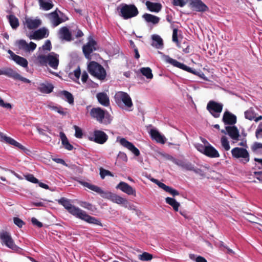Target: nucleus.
<instances>
[{
    "label": "nucleus",
    "instance_id": "69168bd1",
    "mask_svg": "<svg viewBox=\"0 0 262 262\" xmlns=\"http://www.w3.org/2000/svg\"><path fill=\"white\" fill-rule=\"evenodd\" d=\"M167 192L169 193L173 196L178 195L179 194V192L177 190L173 189L172 188H171L170 187H169V188L167 191Z\"/></svg>",
    "mask_w": 262,
    "mask_h": 262
},
{
    "label": "nucleus",
    "instance_id": "423d86ee",
    "mask_svg": "<svg viewBox=\"0 0 262 262\" xmlns=\"http://www.w3.org/2000/svg\"><path fill=\"white\" fill-rule=\"evenodd\" d=\"M91 117L99 123L104 124H110L112 121L110 115L99 107L93 108L90 112Z\"/></svg>",
    "mask_w": 262,
    "mask_h": 262
},
{
    "label": "nucleus",
    "instance_id": "4d7b16f0",
    "mask_svg": "<svg viewBox=\"0 0 262 262\" xmlns=\"http://www.w3.org/2000/svg\"><path fill=\"white\" fill-rule=\"evenodd\" d=\"M194 146L198 151L204 154L205 151L206 145H204L200 143H196L195 144Z\"/></svg>",
    "mask_w": 262,
    "mask_h": 262
},
{
    "label": "nucleus",
    "instance_id": "49530a36",
    "mask_svg": "<svg viewBox=\"0 0 262 262\" xmlns=\"http://www.w3.org/2000/svg\"><path fill=\"white\" fill-rule=\"evenodd\" d=\"M48 107L51 110L54 111L55 112H57L60 114L63 115L64 114V111L62 110V108L60 106H55L50 104L48 105Z\"/></svg>",
    "mask_w": 262,
    "mask_h": 262
},
{
    "label": "nucleus",
    "instance_id": "7ed1b4c3",
    "mask_svg": "<svg viewBox=\"0 0 262 262\" xmlns=\"http://www.w3.org/2000/svg\"><path fill=\"white\" fill-rule=\"evenodd\" d=\"M36 62L38 66H49L56 70L59 64V55L54 52H51L47 55L39 54L36 58Z\"/></svg>",
    "mask_w": 262,
    "mask_h": 262
},
{
    "label": "nucleus",
    "instance_id": "4c0bfd02",
    "mask_svg": "<svg viewBox=\"0 0 262 262\" xmlns=\"http://www.w3.org/2000/svg\"><path fill=\"white\" fill-rule=\"evenodd\" d=\"M251 150L256 155H262V143L254 142L251 147Z\"/></svg>",
    "mask_w": 262,
    "mask_h": 262
},
{
    "label": "nucleus",
    "instance_id": "39448f33",
    "mask_svg": "<svg viewBox=\"0 0 262 262\" xmlns=\"http://www.w3.org/2000/svg\"><path fill=\"white\" fill-rule=\"evenodd\" d=\"M117 10L119 15L124 19L134 17L139 13L137 8L133 4H122L117 8Z\"/></svg>",
    "mask_w": 262,
    "mask_h": 262
},
{
    "label": "nucleus",
    "instance_id": "dca6fc26",
    "mask_svg": "<svg viewBox=\"0 0 262 262\" xmlns=\"http://www.w3.org/2000/svg\"><path fill=\"white\" fill-rule=\"evenodd\" d=\"M159 53L162 55L163 60L168 63H169L173 66L179 68L181 69L184 70L186 71H190V68L184 64L178 61L177 60L171 58L168 55L163 54L162 53L160 52Z\"/></svg>",
    "mask_w": 262,
    "mask_h": 262
},
{
    "label": "nucleus",
    "instance_id": "f8f14e48",
    "mask_svg": "<svg viewBox=\"0 0 262 262\" xmlns=\"http://www.w3.org/2000/svg\"><path fill=\"white\" fill-rule=\"evenodd\" d=\"M97 50V43L93 39L92 37L89 36L88 38V42L86 45H84L82 48L83 52L88 59L91 57V54L94 51Z\"/></svg>",
    "mask_w": 262,
    "mask_h": 262
},
{
    "label": "nucleus",
    "instance_id": "58836bf2",
    "mask_svg": "<svg viewBox=\"0 0 262 262\" xmlns=\"http://www.w3.org/2000/svg\"><path fill=\"white\" fill-rule=\"evenodd\" d=\"M141 73L145 76L147 79H151L153 77L152 71L150 68L148 67L142 68L140 70Z\"/></svg>",
    "mask_w": 262,
    "mask_h": 262
},
{
    "label": "nucleus",
    "instance_id": "cd10ccee",
    "mask_svg": "<svg viewBox=\"0 0 262 262\" xmlns=\"http://www.w3.org/2000/svg\"><path fill=\"white\" fill-rule=\"evenodd\" d=\"M151 45L154 47L161 49L163 47V41L162 38L158 35L154 34L151 36Z\"/></svg>",
    "mask_w": 262,
    "mask_h": 262
},
{
    "label": "nucleus",
    "instance_id": "412c9836",
    "mask_svg": "<svg viewBox=\"0 0 262 262\" xmlns=\"http://www.w3.org/2000/svg\"><path fill=\"white\" fill-rule=\"evenodd\" d=\"M190 5L198 12H205L208 10V7L201 0H191Z\"/></svg>",
    "mask_w": 262,
    "mask_h": 262
},
{
    "label": "nucleus",
    "instance_id": "79ce46f5",
    "mask_svg": "<svg viewBox=\"0 0 262 262\" xmlns=\"http://www.w3.org/2000/svg\"><path fill=\"white\" fill-rule=\"evenodd\" d=\"M80 70L78 67L77 69L75 70L73 73H70L69 76L70 78L72 79L74 81H77L79 79L80 76Z\"/></svg>",
    "mask_w": 262,
    "mask_h": 262
},
{
    "label": "nucleus",
    "instance_id": "338daca9",
    "mask_svg": "<svg viewBox=\"0 0 262 262\" xmlns=\"http://www.w3.org/2000/svg\"><path fill=\"white\" fill-rule=\"evenodd\" d=\"M52 159L57 163L66 165V161L63 159L56 157L52 158Z\"/></svg>",
    "mask_w": 262,
    "mask_h": 262
},
{
    "label": "nucleus",
    "instance_id": "4468645a",
    "mask_svg": "<svg viewBox=\"0 0 262 262\" xmlns=\"http://www.w3.org/2000/svg\"><path fill=\"white\" fill-rule=\"evenodd\" d=\"M0 141H4L7 143L14 146L15 147L21 149L25 154H28V152H30L29 149H28L20 143H18L13 138L6 136L1 132H0Z\"/></svg>",
    "mask_w": 262,
    "mask_h": 262
},
{
    "label": "nucleus",
    "instance_id": "5fc2aeb1",
    "mask_svg": "<svg viewBox=\"0 0 262 262\" xmlns=\"http://www.w3.org/2000/svg\"><path fill=\"white\" fill-rule=\"evenodd\" d=\"M188 2V0H173V4L175 6L183 7Z\"/></svg>",
    "mask_w": 262,
    "mask_h": 262
},
{
    "label": "nucleus",
    "instance_id": "b1692460",
    "mask_svg": "<svg viewBox=\"0 0 262 262\" xmlns=\"http://www.w3.org/2000/svg\"><path fill=\"white\" fill-rule=\"evenodd\" d=\"M223 121L225 124H229L232 125L236 122V117L234 115L226 111L224 114Z\"/></svg>",
    "mask_w": 262,
    "mask_h": 262
},
{
    "label": "nucleus",
    "instance_id": "6ab92c4d",
    "mask_svg": "<svg viewBox=\"0 0 262 262\" xmlns=\"http://www.w3.org/2000/svg\"><path fill=\"white\" fill-rule=\"evenodd\" d=\"M19 48L26 52H33L36 48V44L32 41L28 43L25 40L20 39L18 41Z\"/></svg>",
    "mask_w": 262,
    "mask_h": 262
},
{
    "label": "nucleus",
    "instance_id": "9d476101",
    "mask_svg": "<svg viewBox=\"0 0 262 262\" xmlns=\"http://www.w3.org/2000/svg\"><path fill=\"white\" fill-rule=\"evenodd\" d=\"M4 75L14 80H19L25 83H29L31 81L23 76L19 74L10 68H7L3 70H0V75Z\"/></svg>",
    "mask_w": 262,
    "mask_h": 262
},
{
    "label": "nucleus",
    "instance_id": "e2e57ef3",
    "mask_svg": "<svg viewBox=\"0 0 262 262\" xmlns=\"http://www.w3.org/2000/svg\"><path fill=\"white\" fill-rule=\"evenodd\" d=\"M31 222L33 225L38 228H41L43 226L42 223L38 221L35 217H32L31 219Z\"/></svg>",
    "mask_w": 262,
    "mask_h": 262
},
{
    "label": "nucleus",
    "instance_id": "f03ea898",
    "mask_svg": "<svg viewBox=\"0 0 262 262\" xmlns=\"http://www.w3.org/2000/svg\"><path fill=\"white\" fill-rule=\"evenodd\" d=\"M67 210L76 217L84 221L89 224L101 226H102L99 220L95 217L89 215L85 211L81 210L78 207L72 205L68 200H67Z\"/></svg>",
    "mask_w": 262,
    "mask_h": 262
},
{
    "label": "nucleus",
    "instance_id": "774afa93",
    "mask_svg": "<svg viewBox=\"0 0 262 262\" xmlns=\"http://www.w3.org/2000/svg\"><path fill=\"white\" fill-rule=\"evenodd\" d=\"M255 178L262 183V171L254 172Z\"/></svg>",
    "mask_w": 262,
    "mask_h": 262
},
{
    "label": "nucleus",
    "instance_id": "393cba45",
    "mask_svg": "<svg viewBox=\"0 0 262 262\" xmlns=\"http://www.w3.org/2000/svg\"><path fill=\"white\" fill-rule=\"evenodd\" d=\"M245 117L249 120H254L255 122H258L262 119V116L256 117L255 111L252 107L245 112Z\"/></svg>",
    "mask_w": 262,
    "mask_h": 262
},
{
    "label": "nucleus",
    "instance_id": "473e14b6",
    "mask_svg": "<svg viewBox=\"0 0 262 262\" xmlns=\"http://www.w3.org/2000/svg\"><path fill=\"white\" fill-rule=\"evenodd\" d=\"M7 18L8 19L9 23L13 29H16L19 26L18 19L13 14L7 15Z\"/></svg>",
    "mask_w": 262,
    "mask_h": 262
},
{
    "label": "nucleus",
    "instance_id": "20e7f679",
    "mask_svg": "<svg viewBox=\"0 0 262 262\" xmlns=\"http://www.w3.org/2000/svg\"><path fill=\"white\" fill-rule=\"evenodd\" d=\"M115 100L120 108L127 111L133 110V104L129 95L123 92H118L115 95Z\"/></svg>",
    "mask_w": 262,
    "mask_h": 262
},
{
    "label": "nucleus",
    "instance_id": "a19ab883",
    "mask_svg": "<svg viewBox=\"0 0 262 262\" xmlns=\"http://www.w3.org/2000/svg\"><path fill=\"white\" fill-rule=\"evenodd\" d=\"M153 256L152 254L146 252H144L142 254L138 255L139 259L142 261H149L151 260Z\"/></svg>",
    "mask_w": 262,
    "mask_h": 262
},
{
    "label": "nucleus",
    "instance_id": "0e129e2a",
    "mask_svg": "<svg viewBox=\"0 0 262 262\" xmlns=\"http://www.w3.org/2000/svg\"><path fill=\"white\" fill-rule=\"evenodd\" d=\"M124 207L127 208L129 210H136V206H134L133 204H130L128 200L126 201V203H125L124 205L123 206Z\"/></svg>",
    "mask_w": 262,
    "mask_h": 262
},
{
    "label": "nucleus",
    "instance_id": "f704fd0d",
    "mask_svg": "<svg viewBox=\"0 0 262 262\" xmlns=\"http://www.w3.org/2000/svg\"><path fill=\"white\" fill-rule=\"evenodd\" d=\"M54 87L51 84H46L41 83L38 87V90L41 93L49 94L53 90Z\"/></svg>",
    "mask_w": 262,
    "mask_h": 262
},
{
    "label": "nucleus",
    "instance_id": "864d4df0",
    "mask_svg": "<svg viewBox=\"0 0 262 262\" xmlns=\"http://www.w3.org/2000/svg\"><path fill=\"white\" fill-rule=\"evenodd\" d=\"M194 165L190 162L185 161L182 168L189 171L194 170Z\"/></svg>",
    "mask_w": 262,
    "mask_h": 262
},
{
    "label": "nucleus",
    "instance_id": "aec40b11",
    "mask_svg": "<svg viewBox=\"0 0 262 262\" xmlns=\"http://www.w3.org/2000/svg\"><path fill=\"white\" fill-rule=\"evenodd\" d=\"M152 139L155 140L157 142L164 144L166 142V138L161 134L159 131L155 128L151 129L149 132Z\"/></svg>",
    "mask_w": 262,
    "mask_h": 262
},
{
    "label": "nucleus",
    "instance_id": "bb28decb",
    "mask_svg": "<svg viewBox=\"0 0 262 262\" xmlns=\"http://www.w3.org/2000/svg\"><path fill=\"white\" fill-rule=\"evenodd\" d=\"M145 5L147 9L152 12L158 13L160 12L162 9V5L159 3H154L147 1Z\"/></svg>",
    "mask_w": 262,
    "mask_h": 262
},
{
    "label": "nucleus",
    "instance_id": "680f3d73",
    "mask_svg": "<svg viewBox=\"0 0 262 262\" xmlns=\"http://www.w3.org/2000/svg\"><path fill=\"white\" fill-rule=\"evenodd\" d=\"M247 219L249 222L253 223H255V224H258L257 223V221H260V220L259 219H258V217H257L252 214L249 215L248 216Z\"/></svg>",
    "mask_w": 262,
    "mask_h": 262
},
{
    "label": "nucleus",
    "instance_id": "ddd939ff",
    "mask_svg": "<svg viewBox=\"0 0 262 262\" xmlns=\"http://www.w3.org/2000/svg\"><path fill=\"white\" fill-rule=\"evenodd\" d=\"M0 239L2 244L10 249L16 250L18 248L15 244L10 234L7 231H3L0 233Z\"/></svg>",
    "mask_w": 262,
    "mask_h": 262
},
{
    "label": "nucleus",
    "instance_id": "0eeeda50",
    "mask_svg": "<svg viewBox=\"0 0 262 262\" xmlns=\"http://www.w3.org/2000/svg\"><path fill=\"white\" fill-rule=\"evenodd\" d=\"M90 73L100 80H103L105 78L106 73L103 67L95 61L89 63L88 66Z\"/></svg>",
    "mask_w": 262,
    "mask_h": 262
},
{
    "label": "nucleus",
    "instance_id": "f3484780",
    "mask_svg": "<svg viewBox=\"0 0 262 262\" xmlns=\"http://www.w3.org/2000/svg\"><path fill=\"white\" fill-rule=\"evenodd\" d=\"M225 129L227 134L232 140L233 143H236L239 140V132L235 126H227Z\"/></svg>",
    "mask_w": 262,
    "mask_h": 262
},
{
    "label": "nucleus",
    "instance_id": "2eb2a0df",
    "mask_svg": "<svg viewBox=\"0 0 262 262\" xmlns=\"http://www.w3.org/2000/svg\"><path fill=\"white\" fill-rule=\"evenodd\" d=\"M49 35V30L46 27L41 28L28 35L30 39L40 40Z\"/></svg>",
    "mask_w": 262,
    "mask_h": 262
},
{
    "label": "nucleus",
    "instance_id": "9b49d317",
    "mask_svg": "<svg viewBox=\"0 0 262 262\" xmlns=\"http://www.w3.org/2000/svg\"><path fill=\"white\" fill-rule=\"evenodd\" d=\"M223 105L213 101H210L207 105V109L215 118H219L222 111Z\"/></svg>",
    "mask_w": 262,
    "mask_h": 262
},
{
    "label": "nucleus",
    "instance_id": "bf43d9fd",
    "mask_svg": "<svg viewBox=\"0 0 262 262\" xmlns=\"http://www.w3.org/2000/svg\"><path fill=\"white\" fill-rule=\"evenodd\" d=\"M67 102L70 104H74V97L71 93L67 91Z\"/></svg>",
    "mask_w": 262,
    "mask_h": 262
},
{
    "label": "nucleus",
    "instance_id": "ea45409f",
    "mask_svg": "<svg viewBox=\"0 0 262 262\" xmlns=\"http://www.w3.org/2000/svg\"><path fill=\"white\" fill-rule=\"evenodd\" d=\"M221 143L222 147L226 151H228L230 149L229 141H228L227 138L226 136H223L222 137L221 139Z\"/></svg>",
    "mask_w": 262,
    "mask_h": 262
},
{
    "label": "nucleus",
    "instance_id": "a18cd8bd",
    "mask_svg": "<svg viewBox=\"0 0 262 262\" xmlns=\"http://www.w3.org/2000/svg\"><path fill=\"white\" fill-rule=\"evenodd\" d=\"M189 258L196 262H207L204 257L201 256H196L193 254H190Z\"/></svg>",
    "mask_w": 262,
    "mask_h": 262
},
{
    "label": "nucleus",
    "instance_id": "7c9ffc66",
    "mask_svg": "<svg viewBox=\"0 0 262 262\" xmlns=\"http://www.w3.org/2000/svg\"><path fill=\"white\" fill-rule=\"evenodd\" d=\"M97 98L99 102L105 106H107L110 104V100L108 96L106 93H100L97 95Z\"/></svg>",
    "mask_w": 262,
    "mask_h": 262
},
{
    "label": "nucleus",
    "instance_id": "a878e982",
    "mask_svg": "<svg viewBox=\"0 0 262 262\" xmlns=\"http://www.w3.org/2000/svg\"><path fill=\"white\" fill-rule=\"evenodd\" d=\"M46 16L52 21L55 27L57 26L62 23V20L56 10L46 14Z\"/></svg>",
    "mask_w": 262,
    "mask_h": 262
},
{
    "label": "nucleus",
    "instance_id": "c756f323",
    "mask_svg": "<svg viewBox=\"0 0 262 262\" xmlns=\"http://www.w3.org/2000/svg\"><path fill=\"white\" fill-rule=\"evenodd\" d=\"M142 18L148 24L156 25L159 23L160 18L157 16L149 13H145L143 15Z\"/></svg>",
    "mask_w": 262,
    "mask_h": 262
},
{
    "label": "nucleus",
    "instance_id": "f257e3e1",
    "mask_svg": "<svg viewBox=\"0 0 262 262\" xmlns=\"http://www.w3.org/2000/svg\"><path fill=\"white\" fill-rule=\"evenodd\" d=\"M79 183L83 187H86L87 188L99 193L103 198L108 199L112 202L121 205L123 207L127 200L126 199L122 198L117 194L112 193L111 191H104L100 187L88 182L80 181H79Z\"/></svg>",
    "mask_w": 262,
    "mask_h": 262
},
{
    "label": "nucleus",
    "instance_id": "2f4dec72",
    "mask_svg": "<svg viewBox=\"0 0 262 262\" xmlns=\"http://www.w3.org/2000/svg\"><path fill=\"white\" fill-rule=\"evenodd\" d=\"M41 24V21L39 19H28L26 20L27 28L29 29H36L38 28Z\"/></svg>",
    "mask_w": 262,
    "mask_h": 262
},
{
    "label": "nucleus",
    "instance_id": "6e6552de",
    "mask_svg": "<svg viewBox=\"0 0 262 262\" xmlns=\"http://www.w3.org/2000/svg\"><path fill=\"white\" fill-rule=\"evenodd\" d=\"M233 158L238 159L241 162L246 164L250 161V154L246 148L234 147L231 150Z\"/></svg>",
    "mask_w": 262,
    "mask_h": 262
},
{
    "label": "nucleus",
    "instance_id": "c85d7f7f",
    "mask_svg": "<svg viewBox=\"0 0 262 262\" xmlns=\"http://www.w3.org/2000/svg\"><path fill=\"white\" fill-rule=\"evenodd\" d=\"M204 154L210 158H218L220 157L219 152L211 145H206Z\"/></svg>",
    "mask_w": 262,
    "mask_h": 262
},
{
    "label": "nucleus",
    "instance_id": "e433bc0d",
    "mask_svg": "<svg viewBox=\"0 0 262 262\" xmlns=\"http://www.w3.org/2000/svg\"><path fill=\"white\" fill-rule=\"evenodd\" d=\"M165 201L167 204L172 206L176 211H178L180 204L175 199L172 198L167 197L165 199Z\"/></svg>",
    "mask_w": 262,
    "mask_h": 262
},
{
    "label": "nucleus",
    "instance_id": "6e6d98bb",
    "mask_svg": "<svg viewBox=\"0 0 262 262\" xmlns=\"http://www.w3.org/2000/svg\"><path fill=\"white\" fill-rule=\"evenodd\" d=\"M172 41L177 43L178 47L180 46L178 38V30L177 29H174L173 30Z\"/></svg>",
    "mask_w": 262,
    "mask_h": 262
},
{
    "label": "nucleus",
    "instance_id": "5701e85b",
    "mask_svg": "<svg viewBox=\"0 0 262 262\" xmlns=\"http://www.w3.org/2000/svg\"><path fill=\"white\" fill-rule=\"evenodd\" d=\"M94 141L99 144H103L107 140V135L101 130H95L94 133Z\"/></svg>",
    "mask_w": 262,
    "mask_h": 262
},
{
    "label": "nucleus",
    "instance_id": "603ef678",
    "mask_svg": "<svg viewBox=\"0 0 262 262\" xmlns=\"http://www.w3.org/2000/svg\"><path fill=\"white\" fill-rule=\"evenodd\" d=\"M13 222L19 228H21L25 225V222L17 217H14L13 218Z\"/></svg>",
    "mask_w": 262,
    "mask_h": 262
},
{
    "label": "nucleus",
    "instance_id": "72a5a7b5",
    "mask_svg": "<svg viewBox=\"0 0 262 262\" xmlns=\"http://www.w3.org/2000/svg\"><path fill=\"white\" fill-rule=\"evenodd\" d=\"M40 8L45 11L51 9L54 5L52 1H45L43 0H38Z\"/></svg>",
    "mask_w": 262,
    "mask_h": 262
},
{
    "label": "nucleus",
    "instance_id": "13d9d810",
    "mask_svg": "<svg viewBox=\"0 0 262 262\" xmlns=\"http://www.w3.org/2000/svg\"><path fill=\"white\" fill-rule=\"evenodd\" d=\"M80 205L85 209H87L88 210H93V206L92 204H91L89 203L86 202H81L80 203Z\"/></svg>",
    "mask_w": 262,
    "mask_h": 262
},
{
    "label": "nucleus",
    "instance_id": "4be33fe9",
    "mask_svg": "<svg viewBox=\"0 0 262 262\" xmlns=\"http://www.w3.org/2000/svg\"><path fill=\"white\" fill-rule=\"evenodd\" d=\"M116 188L120 189L122 192L128 195L135 194L136 192L135 189L127 183L123 182H120L117 186Z\"/></svg>",
    "mask_w": 262,
    "mask_h": 262
},
{
    "label": "nucleus",
    "instance_id": "de8ad7c7",
    "mask_svg": "<svg viewBox=\"0 0 262 262\" xmlns=\"http://www.w3.org/2000/svg\"><path fill=\"white\" fill-rule=\"evenodd\" d=\"M100 175L102 179H103L105 177L107 176L111 177L114 176L113 174L111 171L103 168L100 169Z\"/></svg>",
    "mask_w": 262,
    "mask_h": 262
},
{
    "label": "nucleus",
    "instance_id": "052dcab7",
    "mask_svg": "<svg viewBox=\"0 0 262 262\" xmlns=\"http://www.w3.org/2000/svg\"><path fill=\"white\" fill-rule=\"evenodd\" d=\"M0 106L7 109H11L12 108V105L10 103L5 102L2 98H0Z\"/></svg>",
    "mask_w": 262,
    "mask_h": 262
},
{
    "label": "nucleus",
    "instance_id": "a211bd4d",
    "mask_svg": "<svg viewBox=\"0 0 262 262\" xmlns=\"http://www.w3.org/2000/svg\"><path fill=\"white\" fill-rule=\"evenodd\" d=\"M117 141L123 147L126 148L133 153L136 156L140 155V151L131 142L126 140L125 138H117Z\"/></svg>",
    "mask_w": 262,
    "mask_h": 262
},
{
    "label": "nucleus",
    "instance_id": "37998d69",
    "mask_svg": "<svg viewBox=\"0 0 262 262\" xmlns=\"http://www.w3.org/2000/svg\"><path fill=\"white\" fill-rule=\"evenodd\" d=\"M58 36L62 42L66 40V26L61 27L58 31Z\"/></svg>",
    "mask_w": 262,
    "mask_h": 262
},
{
    "label": "nucleus",
    "instance_id": "8fccbe9b",
    "mask_svg": "<svg viewBox=\"0 0 262 262\" xmlns=\"http://www.w3.org/2000/svg\"><path fill=\"white\" fill-rule=\"evenodd\" d=\"M255 136L257 139H262V122L257 126L255 132Z\"/></svg>",
    "mask_w": 262,
    "mask_h": 262
},
{
    "label": "nucleus",
    "instance_id": "c03bdc74",
    "mask_svg": "<svg viewBox=\"0 0 262 262\" xmlns=\"http://www.w3.org/2000/svg\"><path fill=\"white\" fill-rule=\"evenodd\" d=\"M52 49V45L50 40H47L45 41V43L41 47L39 48V50H42L43 51H50Z\"/></svg>",
    "mask_w": 262,
    "mask_h": 262
},
{
    "label": "nucleus",
    "instance_id": "09e8293b",
    "mask_svg": "<svg viewBox=\"0 0 262 262\" xmlns=\"http://www.w3.org/2000/svg\"><path fill=\"white\" fill-rule=\"evenodd\" d=\"M25 178L27 181L32 183L37 184L39 183V180L31 174H28L25 176Z\"/></svg>",
    "mask_w": 262,
    "mask_h": 262
},
{
    "label": "nucleus",
    "instance_id": "1a4fd4ad",
    "mask_svg": "<svg viewBox=\"0 0 262 262\" xmlns=\"http://www.w3.org/2000/svg\"><path fill=\"white\" fill-rule=\"evenodd\" d=\"M83 35V33L78 28L76 25L73 23L67 27V41L73 40Z\"/></svg>",
    "mask_w": 262,
    "mask_h": 262
},
{
    "label": "nucleus",
    "instance_id": "c9c22d12",
    "mask_svg": "<svg viewBox=\"0 0 262 262\" xmlns=\"http://www.w3.org/2000/svg\"><path fill=\"white\" fill-rule=\"evenodd\" d=\"M12 60L17 64L24 68H26L28 67V62L27 60L23 57L16 55L14 56V57L12 59Z\"/></svg>",
    "mask_w": 262,
    "mask_h": 262
},
{
    "label": "nucleus",
    "instance_id": "3c124183",
    "mask_svg": "<svg viewBox=\"0 0 262 262\" xmlns=\"http://www.w3.org/2000/svg\"><path fill=\"white\" fill-rule=\"evenodd\" d=\"M73 127L75 130V136L76 137L78 138H82L83 134L81 128L76 125H74Z\"/></svg>",
    "mask_w": 262,
    "mask_h": 262
}]
</instances>
